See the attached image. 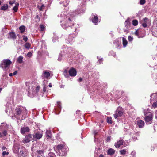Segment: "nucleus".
Listing matches in <instances>:
<instances>
[{
	"mask_svg": "<svg viewBox=\"0 0 157 157\" xmlns=\"http://www.w3.org/2000/svg\"><path fill=\"white\" fill-rule=\"evenodd\" d=\"M85 9V4H83L80 7L73 12V14L70 15L71 16L70 17L69 15L67 16L64 13L62 12L59 13L58 17L61 19L60 24L62 27L65 29L70 28L71 29V31L72 32H75L76 31V28L75 27L74 28L72 27L74 24L73 17L84 12Z\"/></svg>",
	"mask_w": 157,
	"mask_h": 157,
	"instance_id": "nucleus-1",
	"label": "nucleus"
},
{
	"mask_svg": "<svg viewBox=\"0 0 157 157\" xmlns=\"http://www.w3.org/2000/svg\"><path fill=\"white\" fill-rule=\"evenodd\" d=\"M27 114V112L25 108L18 106L15 109V117L17 119H20L21 117V119L23 120L25 118Z\"/></svg>",
	"mask_w": 157,
	"mask_h": 157,
	"instance_id": "nucleus-2",
	"label": "nucleus"
},
{
	"mask_svg": "<svg viewBox=\"0 0 157 157\" xmlns=\"http://www.w3.org/2000/svg\"><path fill=\"white\" fill-rule=\"evenodd\" d=\"M54 149L56 153L59 156H64L67 154V151L64 148L63 144H60L55 146Z\"/></svg>",
	"mask_w": 157,
	"mask_h": 157,
	"instance_id": "nucleus-3",
	"label": "nucleus"
},
{
	"mask_svg": "<svg viewBox=\"0 0 157 157\" xmlns=\"http://www.w3.org/2000/svg\"><path fill=\"white\" fill-rule=\"evenodd\" d=\"M40 87L39 86H37L36 88L33 86H30L28 87L27 91L28 92V96H30V94H32L33 96L35 95L37 92L39 91Z\"/></svg>",
	"mask_w": 157,
	"mask_h": 157,
	"instance_id": "nucleus-4",
	"label": "nucleus"
},
{
	"mask_svg": "<svg viewBox=\"0 0 157 157\" xmlns=\"http://www.w3.org/2000/svg\"><path fill=\"white\" fill-rule=\"evenodd\" d=\"M12 62L9 59L4 60L1 64V67L4 70H7Z\"/></svg>",
	"mask_w": 157,
	"mask_h": 157,
	"instance_id": "nucleus-5",
	"label": "nucleus"
},
{
	"mask_svg": "<svg viewBox=\"0 0 157 157\" xmlns=\"http://www.w3.org/2000/svg\"><path fill=\"white\" fill-rule=\"evenodd\" d=\"M20 148V143L19 142H14L13 147V152L15 154L18 153Z\"/></svg>",
	"mask_w": 157,
	"mask_h": 157,
	"instance_id": "nucleus-6",
	"label": "nucleus"
},
{
	"mask_svg": "<svg viewBox=\"0 0 157 157\" xmlns=\"http://www.w3.org/2000/svg\"><path fill=\"white\" fill-rule=\"evenodd\" d=\"M123 111L121 108H118L116 110L115 113L114 114V117L115 119H117V117H121L123 114Z\"/></svg>",
	"mask_w": 157,
	"mask_h": 157,
	"instance_id": "nucleus-7",
	"label": "nucleus"
},
{
	"mask_svg": "<svg viewBox=\"0 0 157 157\" xmlns=\"http://www.w3.org/2000/svg\"><path fill=\"white\" fill-rule=\"evenodd\" d=\"M149 113L148 115L146 116L145 118V120L147 124H151L152 122L153 115L150 112H149Z\"/></svg>",
	"mask_w": 157,
	"mask_h": 157,
	"instance_id": "nucleus-8",
	"label": "nucleus"
},
{
	"mask_svg": "<svg viewBox=\"0 0 157 157\" xmlns=\"http://www.w3.org/2000/svg\"><path fill=\"white\" fill-rule=\"evenodd\" d=\"M76 36V33H73L69 35L68 38L66 40V42L69 44H72V41L74 39V37Z\"/></svg>",
	"mask_w": 157,
	"mask_h": 157,
	"instance_id": "nucleus-9",
	"label": "nucleus"
},
{
	"mask_svg": "<svg viewBox=\"0 0 157 157\" xmlns=\"http://www.w3.org/2000/svg\"><path fill=\"white\" fill-rule=\"evenodd\" d=\"M33 136L32 134H29L28 135L25 136V137L22 141V142L24 143H28L30 141L33 140Z\"/></svg>",
	"mask_w": 157,
	"mask_h": 157,
	"instance_id": "nucleus-10",
	"label": "nucleus"
},
{
	"mask_svg": "<svg viewBox=\"0 0 157 157\" xmlns=\"http://www.w3.org/2000/svg\"><path fill=\"white\" fill-rule=\"evenodd\" d=\"M18 154L21 156H25L27 155V150L25 147L21 146L20 148V151L19 152Z\"/></svg>",
	"mask_w": 157,
	"mask_h": 157,
	"instance_id": "nucleus-11",
	"label": "nucleus"
},
{
	"mask_svg": "<svg viewBox=\"0 0 157 157\" xmlns=\"http://www.w3.org/2000/svg\"><path fill=\"white\" fill-rule=\"evenodd\" d=\"M136 125L140 128H143L144 125V121L142 120H136Z\"/></svg>",
	"mask_w": 157,
	"mask_h": 157,
	"instance_id": "nucleus-12",
	"label": "nucleus"
},
{
	"mask_svg": "<svg viewBox=\"0 0 157 157\" xmlns=\"http://www.w3.org/2000/svg\"><path fill=\"white\" fill-rule=\"evenodd\" d=\"M69 73L70 76L75 77L77 75V71L75 68H72L69 70Z\"/></svg>",
	"mask_w": 157,
	"mask_h": 157,
	"instance_id": "nucleus-13",
	"label": "nucleus"
},
{
	"mask_svg": "<svg viewBox=\"0 0 157 157\" xmlns=\"http://www.w3.org/2000/svg\"><path fill=\"white\" fill-rule=\"evenodd\" d=\"M74 51V50H73L72 48L71 47H68L67 48V52H66V54L67 56H66V54L65 55V57L67 58V56L69 57L70 56V54H71V55L73 54L74 53L73 52Z\"/></svg>",
	"mask_w": 157,
	"mask_h": 157,
	"instance_id": "nucleus-14",
	"label": "nucleus"
},
{
	"mask_svg": "<svg viewBox=\"0 0 157 157\" xmlns=\"http://www.w3.org/2000/svg\"><path fill=\"white\" fill-rule=\"evenodd\" d=\"M92 21L95 25L98 24L99 22L98 19V17L97 15H94L93 14L92 15ZM100 21H99V22Z\"/></svg>",
	"mask_w": 157,
	"mask_h": 157,
	"instance_id": "nucleus-15",
	"label": "nucleus"
},
{
	"mask_svg": "<svg viewBox=\"0 0 157 157\" xmlns=\"http://www.w3.org/2000/svg\"><path fill=\"white\" fill-rule=\"evenodd\" d=\"M124 141L121 138L115 144V146L116 148H119L120 146L123 144Z\"/></svg>",
	"mask_w": 157,
	"mask_h": 157,
	"instance_id": "nucleus-16",
	"label": "nucleus"
},
{
	"mask_svg": "<svg viewBox=\"0 0 157 157\" xmlns=\"http://www.w3.org/2000/svg\"><path fill=\"white\" fill-rule=\"evenodd\" d=\"M124 24L126 28L128 29H131L132 27L131 26V24L130 22V19L128 18L126 20Z\"/></svg>",
	"mask_w": 157,
	"mask_h": 157,
	"instance_id": "nucleus-17",
	"label": "nucleus"
},
{
	"mask_svg": "<svg viewBox=\"0 0 157 157\" xmlns=\"http://www.w3.org/2000/svg\"><path fill=\"white\" fill-rule=\"evenodd\" d=\"M29 128L28 127H22L21 129V132L22 134H24L26 132H29Z\"/></svg>",
	"mask_w": 157,
	"mask_h": 157,
	"instance_id": "nucleus-18",
	"label": "nucleus"
},
{
	"mask_svg": "<svg viewBox=\"0 0 157 157\" xmlns=\"http://www.w3.org/2000/svg\"><path fill=\"white\" fill-rule=\"evenodd\" d=\"M150 21L148 19L145 18L144 20V22L142 24V26L144 28H146L147 26V25L149 24Z\"/></svg>",
	"mask_w": 157,
	"mask_h": 157,
	"instance_id": "nucleus-19",
	"label": "nucleus"
},
{
	"mask_svg": "<svg viewBox=\"0 0 157 157\" xmlns=\"http://www.w3.org/2000/svg\"><path fill=\"white\" fill-rule=\"evenodd\" d=\"M33 136V138H36L38 139H39L41 138L42 136V134L40 132H38L35 133Z\"/></svg>",
	"mask_w": 157,
	"mask_h": 157,
	"instance_id": "nucleus-20",
	"label": "nucleus"
},
{
	"mask_svg": "<svg viewBox=\"0 0 157 157\" xmlns=\"http://www.w3.org/2000/svg\"><path fill=\"white\" fill-rule=\"evenodd\" d=\"M115 152V150L112 148H109L107 151V154L109 155H112Z\"/></svg>",
	"mask_w": 157,
	"mask_h": 157,
	"instance_id": "nucleus-21",
	"label": "nucleus"
},
{
	"mask_svg": "<svg viewBox=\"0 0 157 157\" xmlns=\"http://www.w3.org/2000/svg\"><path fill=\"white\" fill-rule=\"evenodd\" d=\"M50 75V73L48 71H44L42 75L43 78H48Z\"/></svg>",
	"mask_w": 157,
	"mask_h": 157,
	"instance_id": "nucleus-22",
	"label": "nucleus"
},
{
	"mask_svg": "<svg viewBox=\"0 0 157 157\" xmlns=\"http://www.w3.org/2000/svg\"><path fill=\"white\" fill-rule=\"evenodd\" d=\"M9 35L10 38L13 39H16V36L13 32H10L9 33Z\"/></svg>",
	"mask_w": 157,
	"mask_h": 157,
	"instance_id": "nucleus-23",
	"label": "nucleus"
},
{
	"mask_svg": "<svg viewBox=\"0 0 157 157\" xmlns=\"http://www.w3.org/2000/svg\"><path fill=\"white\" fill-rule=\"evenodd\" d=\"M12 106L11 102H8L6 105V112L7 113V112L10 110V108H11Z\"/></svg>",
	"mask_w": 157,
	"mask_h": 157,
	"instance_id": "nucleus-24",
	"label": "nucleus"
},
{
	"mask_svg": "<svg viewBox=\"0 0 157 157\" xmlns=\"http://www.w3.org/2000/svg\"><path fill=\"white\" fill-rule=\"evenodd\" d=\"M59 3L60 4H63V6H66L69 4V1L67 0H65L63 1H61Z\"/></svg>",
	"mask_w": 157,
	"mask_h": 157,
	"instance_id": "nucleus-25",
	"label": "nucleus"
},
{
	"mask_svg": "<svg viewBox=\"0 0 157 157\" xmlns=\"http://www.w3.org/2000/svg\"><path fill=\"white\" fill-rule=\"evenodd\" d=\"M46 135L47 138L48 139L50 138L52 136L51 132L49 130H47L46 132Z\"/></svg>",
	"mask_w": 157,
	"mask_h": 157,
	"instance_id": "nucleus-26",
	"label": "nucleus"
},
{
	"mask_svg": "<svg viewBox=\"0 0 157 157\" xmlns=\"http://www.w3.org/2000/svg\"><path fill=\"white\" fill-rule=\"evenodd\" d=\"M19 29L21 33H23L25 31V27L24 25H21L19 27Z\"/></svg>",
	"mask_w": 157,
	"mask_h": 157,
	"instance_id": "nucleus-27",
	"label": "nucleus"
},
{
	"mask_svg": "<svg viewBox=\"0 0 157 157\" xmlns=\"http://www.w3.org/2000/svg\"><path fill=\"white\" fill-rule=\"evenodd\" d=\"M24 47L27 50H29L31 47V44L29 43H26L24 45Z\"/></svg>",
	"mask_w": 157,
	"mask_h": 157,
	"instance_id": "nucleus-28",
	"label": "nucleus"
},
{
	"mask_svg": "<svg viewBox=\"0 0 157 157\" xmlns=\"http://www.w3.org/2000/svg\"><path fill=\"white\" fill-rule=\"evenodd\" d=\"M122 41L123 47H126L127 44V40H126V39L125 38L123 37L122 38Z\"/></svg>",
	"mask_w": 157,
	"mask_h": 157,
	"instance_id": "nucleus-29",
	"label": "nucleus"
},
{
	"mask_svg": "<svg viewBox=\"0 0 157 157\" xmlns=\"http://www.w3.org/2000/svg\"><path fill=\"white\" fill-rule=\"evenodd\" d=\"M7 134V131L6 130H4L2 133L0 132V137H2L3 136H5Z\"/></svg>",
	"mask_w": 157,
	"mask_h": 157,
	"instance_id": "nucleus-30",
	"label": "nucleus"
},
{
	"mask_svg": "<svg viewBox=\"0 0 157 157\" xmlns=\"http://www.w3.org/2000/svg\"><path fill=\"white\" fill-rule=\"evenodd\" d=\"M63 56V52H61L59 54L58 59V61H61L62 60V58H64V56Z\"/></svg>",
	"mask_w": 157,
	"mask_h": 157,
	"instance_id": "nucleus-31",
	"label": "nucleus"
},
{
	"mask_svg": "<svg viewBox=\"0 0 157 157\" xmlns=\"http://www.w3.org/2000/svg\"><path fill=\"white\" fill-rule=\"evenodd\" d=\"M156 96V95L155 94H153L151 95L150 96V102H151L152 101H154V99H155V97Z\"/></svg>",
	"mask_w": 157,
	"mask_h": 157,
	"instance_id": "nucleus-32",
	"label": "nucleus"
},
{
	"mask_svg": "<svg viewBox=\"0 0 157 157\" xmlns=\"http://www.w3.org/2000/svg\"><path fill=\"white\" fill-rule=\"evenodd\" d=\"M8 6L7 4L4 5L3 6H2L1 7V9L2 10L5 11L6 10V9H8Z\"/></svg>",
	"mask_w": 157,
	"mask_h": 157,
	"instance_id": "nucleus-33",
	"label": "nucleus"
},
{
	"mask_svg": "<svg viewBox=\"0 0 157 157\" xmlns=\"http://www.w3.org/2000/svg\"><path fill=\"white\" fill-rule=\"evenodd\" d=\"M47 81L44 80V83L45 84L46 83V84H47ZM44 86L43 87V91L44 92H45L46 91V89L48 87V86L45 85L44 84Z\"/></svg>",
	"mask_w": 157,
	"mask_h": 157,
	"instance_id": "nucleus-34",
	"label": "nucleus"
},
{
	"mask_svg": "<svg viewBox=\"0 0 157 157\" xmlns=\"http://www.w3.org/2000/svg\"><path fill=\"white\" fill-rule=\"evenodd\" d=\"M19 5V4L17 3L16 4L15 6L13 7V10L15 12H17V11Z\"/></svg>",
	"mask_w": 157,
	"mask_h": 157,
	"instance_id": "nucleus-35",
	"label": "nucleus"
},
{
	"mask_svg": "<svg viewBox=\"0 0 157 157\" xmlns=\"http://www.w3.org/2000/svg\"><path fill=\"white\" fill-rule=\"evenodd\" d=\"M120 154L121 155H124L126 154L127 151L125 149L121 150L119 151Z\"/></svg>",
	"mask_w": 157,
	"mask_h": 157,
	"instance_id": "nucleus-36",
	"label": "nucleus"
},
{
	"mask_svg": "<svg viewBox=\"0 0 157 157\" xmlns=\"http://www.w3.org/2000/svg\"><path fill=\"white\" fill-rule=\"evenodd\" d=\"M138 23V21L137 20H133L132 21V24L134 26H136Z\"/></svg>",
	"mask_w": 157,
	"mask_h": 157,
	"instance_id": "nucleus-37",
	"label": "nucleus"
},
{
	"mask_svg": "<svg viewBox=\"0 0 157 157\" xmlns=\"http://www.w3.org/2000/svg\"><path fill=\"white\" fill-rule=\"evenodd\" d=\"M23 58L22 56H20L17 58V61L19 63H21Z\"/></svg>",
	"mask_w": 157,
	"mask_h": 157,
	"instance_id": "nucleus-38",
	"label": "nucleus"
},
{
	"mask_svg": "<svg viewBox=\"0 0 157 157\" xmlns=\"http://www.w3.org/2000/svg\"><path fill=\"white\" fill-rule=\"evenodd\" d=\"M109 55L113 56L114 57H115V56H116V54L113 51H110L109 52Z\"/></svg>",
	"mask_w": 157,
	"mask_h": 157,
	"instance_id": "nucleus-39",
	"label": "nucleus"
},
{
	"mask_svg": "<svg viewBox=\"0 0 157 157\" xmlns=\"http://www.w3.org/2000/svg\"><path fill=\"white\" fill-rule=\"evenodd\" d=\"M107 122L109 124H112V118L111 117H107Z\"/></svg>",
	"mask_w": 157,
	"mask_h": 157,
	"instance_id": "nucleus-40",
	"label": "nucleus"
},
{
	"mask_svg": "<svg viewBox=\"0 0 157 157\" xmlns=\"http://www.w3.org/2000/svg\"><path fill=\"white\" fill-rule=\"evenodd\" d=\"M31 155L32 157H41L42 155H36V153H33Z\"/></svg>",
	"mask_w": 157,
	"mask_h": 157,
	"instance_id": "nucleus-41",
	"label": "nucleus"
},
{
	"mask_svg": "<svg viewBox=\"0 0 157 157\" xmlns=\"http://www.w3.org/2000/svg\"><path fill=\"white\" fill-rule=\"evenodd\" d=\"M63 74H64V75L65 77H66V78L69 77V75L67 73V71L65 70L63 72Z\"/></svg>",
	"mask_w": 157,
	"mask_h": 157,
	"instance_id": "nucleus-42",
	"label": "nucleus"
},
{
	"mask_svg": "<svg viewBox=\"0 0 157 157\" xmlns=\"http://www.w3.org/2000/svg\"><path fill=\"white\" fill-rule=\"evenodd\" d=\"M97 58L98 59L99 64H101L102 63V62L103 61V59L101 58L99 56H97Z\"/></svg>",
	"mask_w": 157,
	"mask_h": 157,
	"instance_id": "nucleus-43",
	"label": "nucleus"
},
{
	"mask_svg": "<svg viewBox=\"0 0 157 157\" xmlns=\"http://www.w3.org/2000/svg\"><path fill=\"white\" fill-rule=\"evenodd\" d=\"M37 153L40 155H42L44 153V151L43 150H37L36 151Z\"/></svg>",
	"mask_w": 157,
	"mask_h": 157,
	"instance_id": "nucleus-44",
	"label": "nucleus"
},
{
	"mask_svg": "<svg viewBox=\"0 0 157 157\" xmlns=\"http://www.w3.org/2000/svg\"><path fill=\"white\" fill-rule=\"evenodd\" d=\"M152 107L154 108L157 107V101L153 104Z\"/></svg>",
	"mask_w": 157,
	"mask_h": 157,
	"instance_id": "nucleus-45",
	"label": "nucleus"
},
{
	"mask_svg": "<svg viewBox=\"0 0 157 157\" xmlns=\"http://www.w3.org/2000/svg\"><path fill=\"white\" fill-rule=\"evenodd\" d=\"M57 106L58 108L59 109H61V103L60 102L58 101L57 102Z\"/></svg>",
	"mask_w": 157,
	"mask_h": 157,
	"instance_id": "nucleus-46",
	"label": "nucleus"
},
{
	"mask_svg": "<svg viewBox=\"0 0 157 157\" xmlns=\"http://www.w3.org/2000/svg\"><path fill=\"white\" fill-rule=\"evenodd\" d=\"M23 37V40L25 42H27L28 40V38L25 35L22 36Z\"/></svg>",
	"mask_w": 157,
	"mask_h": 157,
	"instance_id": "nucleus-47",
	"label": "nucleus"
},
{
	"mask_svg": "<svg viewBox=\"0 0 157 157\" xmlns=\"http://www.w3.org/2000/svg\"><path fill=\"white\" fill-rule=\"evenodd\" d=\"M117 44L118 46L117 47H118V46H119L120 44V43L119 42L118 40L117 39L115 41L113 42V43L114 44H117Z\"/></svg>",
	"mask_w": 157,
	"mask_h": 157,
	"instance_id": "nucleus-48",
	"label": "nucleus"
},
{
	"mask_svg": "<svg viewBox=\"0 0 157 157\" xmlns=\"http://www.w3.org/2000/svg\"><path fill=\"white\" fill-rule=\"evenodd\" d=\"M128 40L129 42H132L133 40V38L132 36H129L128 37Z\"/></svg>",
	"mask_w": 157,
	"mask_h": 157,
	"instance_id": "nucleus-49",
	"label": "nucleus"
},
{
	"mask_svg": "<svg viewBox=\"0 0 157 157\" xmlns=\"http://www.w3.org/2000/svg\"><path fill=\"white\" fill-rule=\"evenodd\" d=\"M40 28L41 31H43L45 29V27L43 25H40Z\"/></svg>",
	"mask_w": 157,
	"mask_h": 157,
	"instance_id": "nucleus-50",
	"label": "nucleus"
},
{
	"mask_svg": "<svg viewBox=\"0 0 157 157\" xmlns=\"http://www.w3.org/2000/svg\"><path fill=\"white\" fill-rule=\"evenodd\" d=\"M9 154V153L8 152H6V151H4L2 153V155L3 156H4L6 155H8Z\"/></svg>",
	"mask_w": 157,
	"mask_h": 157,
	"instance_id": "nucleus-51",
	"label": "nucleus"
},
{
	"mask_svg": "<svg viewBox=\"0 0 157 157\" xmlns=\"http://www.w3.org/2000/svg\"><path fill=\"white\" fill-rule=\"evenodd\" d=\"M145 2V0H140V4L141 5H143Z\"/></svg>",
	"mask_w": 157,
	"mask_h": 157,
	"instance_id": "nucleus-52",
	"label": "nucleus"
},
{
	"mask_svg": "<svg viewBox=\"0 0 157 157\" xmlns=\"http://www.w3.org/2000/svg\"><path fill=\"white\" fill-rule=\"evenodd\" d=\"M131 155L133 157L136 154V152L135 151H133L132 152L131 154Z\"/></svg>",
	"mask_w": 157,
	"mask_h": 157,
	"instance_id": "nucleus-53",
	"label": "nucleus"
},
{
	"mask_svg": "<svg viewBox=\"0 0 157 157\" xmlns=\"http://www.w3.org/2000/svg\"><path fill=\"white\" fill-rule=\"evenodd\" d=\"M32 56V53L31 52H29L27 54V56L29 57H30Z\"/></svg>",
	"mask_w": 157,
	"mask_h": 157,
	"instance_id": "nucleus-54",
	"label": "nucleus"
},
{
	"mask_svg": "<svg viewBox=\"0 0 157 157\" xmlns=\"http://www.w3.org/2000/svg\"><path fill=\"white\" fill-rule=\"evenodd\" d=\"M57 39V38L56 37L52 38V40L53 42H55Z\"/></svg>",
	"mask_w": 157,
	"mask_h": 157,
	"instance_id": "nucleus-55",
	"label": "nucleus"
},
{
	"mask_svg": "<svg viewBox=\"0 0 157 157\" xmlns=\"http://www.w3.org/2000/svg\"><path fill=\"white\" fill-rule=\"evenodd\" d=\"M111 140V138L110 136H108L107 137L106 139V141L107 142H109Z\"/></svg>",
	"mask_w": 157,
	"mask_h": 157,
	"instance_id": "nucleus-56",
	"label": "nucleus"
},
{
	"mask_svg": "<svg viewBox=\"0 0 157 157\" xmlns=\"http://www.w3.org/2000/svg\"><path fill=\"white\" fill-rule=\"evenodd\" d=\"M135 34L137 36H138L139 35V32H138V30H137L135 31Z\"/></svg>",
	"mask_w": 157,
	"mask_h": 157,
	"instance_id": "nucleus-57",
	"label": "nucleus"
},
{
	"mask_svg": "<svg viewBox=\"0 0 157 157\" xmlns=\"http://www.w3.org/2000/svg\"><path fill=\"white\" fill-rule=\"evenodd\" d=\"M2 151L5 150L6 149H7V148L5 146H2Z\"/></svg>",
	"mask_w": 157,
	"mask_h": 157,
	"instance_id": "nucleus-58",
	"label": "nucleus"
},
{
	"mask_svg": "<svg viewBox=\"0 0 157 157\" xmlns=\"http://www.w3.org/2000/svg\"><path fill=\"white\" fill-rule=\"evenodd\" d=\"M44 7V5H42L41 6V7L39 8V9H40V10L41 11L42 10V9Z\"/></svg>",
	"mask_w": 157,
	"mask_h": 157,
	"instance_id": "nucleus-59",
	"label": "nucleus"
},
{
	"mask_svg": "<svg viewBox=\"0 0 157 157\" xmlns=\"http://www.w3.org/2000/svg\"><path fill=\"white\" fill-rule=\"evenodd\" d=\"M82 78H79V79H78V81L79 82H81L82 81Z\"/></svg>",
	"mask_w": 157,
	"mask_h": 157,
	"instance_id": "nucleus-60",
	"label": "nucleus"
},
{
	"mask_svg": "<svg viewBox=\"0 0 157 157\" xmlns=\"http://www.w3.org/2000/svg\"><path fill=\"white\" fill-rule=\"evenodd\" d=\"M17 71H15L13 73V75H15L16 74H17Z\"/></svg>",
	"mask_w": 157,
	"mask_h": 157,
	"instance_id": "nucleus-61",
	"label": "nucleus"
},
{
	"mask_svg": "<svg viewBox=\"0 0 157 157\" xmlns=\"http://www.w3.org/2000/svg\"><path fill=\"white\" fill-rule=\"evenodd\" d=\"M80 112V111L79 110H77L76 111V114H78Z\"/></svg>",
	"mask_w": 157,
	"mask_h": 157,
	"instance_id": "nucleus-62",
	"label": "nucleus"
},
{
	"mask_svg": "<svg viewBox=\"0 0 157 157\" xmlns=\"http://www.w3.org/2000/svg\"><path fill=\"white\" fill-rule=\"evenodd\" d=\"M13 74L12 73H10L9 74V76H13Z\"/></svg>",
	"mask_w": 157,
	"mask_h": 157,
	"instance_id": "nucleus-63",
	"label": "nucleus"
},
{
	"mask_svg": "<svg viewBox=\"0 0 157 157\" xmlns=\"http://www.w3.org/2000/svg\"><path fill=\"white\" fill-rule=\"evenodd\" d=\"M99 157H104V155L102 154H101L100 155Z\"/></svg>",
	"mask_w": 157,
	"mask_h": 157,
	"instance_id": "nucleus-64",
	"label": "nucleus"
}]
</instances>
